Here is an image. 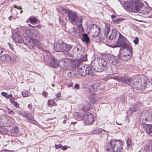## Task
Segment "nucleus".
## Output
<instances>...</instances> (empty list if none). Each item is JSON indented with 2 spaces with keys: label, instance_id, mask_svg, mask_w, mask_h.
I'll use <instances>...</instances> for the list:
<instances>
[{
  "label": "nucleus",
  "instance_id": "13",
  "mask_svg": "<svg viewBox=\"0 0 152 152\" xmlns=\"http://www.w3.org/2000/svg\"><path fill=\"white\" fill-rule=\"evenodd\" d=\"M65 28L69 32L72 33L73 35L75 34L77 32V29L75 27L73 26L72 23L67 25L66 24Z\"/></svg>",
  "mask_w": 152,
  "mask_h": 152
},
{
  "label": "nucleus",
  "instance_id": "37",
  "mask_svg": "<svg viewBox=\"0 0 152 152\" xmlns=\"http://www.w3.org/2000/svg\"><path fill=\"white\" fill-rule=\"evenodd\" d=\"M29 92L27 91H25L22 93V95L23 97H26L29 96L30 94Z\"/></svg>",
  "mask_w": 152,
  "mask_h": 152
},
{
  "label": "nucleus",
  "instance_id": "34",
  "mask_svg": "<svg viewBox=\"0 0 152 152\" xmlns=\"http://www.w3.org/2000/svg\"><path fill=\"white\" fill-rule=\"evenodd\" d=\"M7 130L3 126L0 127V134H5L7 133Z\"/></svg>",
  "mask_w": 152,
  "mask_h": 152
},
{
  "label": "nucleus",
  "instance_id": "62",
  "mask_svg": "<svg viewBox=\"0 0 152 152\" xmlns=\"http://www.w3.org/2000/svg\"><path fill=\"white\" fill-rule=\"evenodd\" d=\"M34 26H35V27L36 28H41V27L39 25H37Z\"/></svg>",
  "mask_w": 152,
  "mask_h": 152
},
{
  "label": "nucleus",
  "instance_id": "2",
  "mask_svg": "<svg viewBox=\"0 0 152 152\" xmlns=\"http://www.w3.org/2000/svg\"><path fill=\"white\" fill-rule=\"evenodd\" d=\"M129 52L130 54L126 53L128 50L126 48L120 49L119 53L118 54L117 57L113 55L110 56L109 58V62L111 63H113V62L116 61L118 60L119 61H127L132 56V50L131 47L128 48Z\"/></svg>",
  "mask_w": 152,
  "mask_h": 152
},
{
  "label": "nucleus",
  "instance_id": "52",
  "mask_svg": "<svg viewBox=\"0 0 152 152\" xmlns=\"http://www.w3.org/2000/svg\"><path fill=\"white\" fill-rule=\"evenodd\" d=\"M8 113L10 114L14 113V112L10 110L9 109H8Z\"/></svg>",
  "mask_w": 152,
  "mask_h": 152
},
{
  "label": "nucleus",
  "instance_id": "43",
  "mask_svg": "<svg viewBox=\"0 0 152 152\" xmlns=\"http://www.w3.org/2000/svg\"><path fill=\"white\" fill-rule=\"evenodd\" d=\"M6 54L2 55L0 56V60L2 61H6Z\"/></svg>",
  "mask_w": 152,
  "mask_h": 152
},
{
  "label": "nucleus",
  "instance_id": "14",
  "mask_svg": "<svg viewBox=\"0 0 152 152\" xmlns=\"http://www.w3.org/2000/svg\"><path fill=\"white\" fill-rule=\"evenodd\" d=\"M106 132V131L103 129L97 128L94 129L90 132V133L93 134H98L100 136L104 134Z\"/></svg>",
  "mask_w": 152,
  "mask_h": 152
},
{
  "label": "nucleus",
  "instance_id": "47",
  "mask_svg": "<svg viewBox=\"0 0 152 152\" xmlns=\"http://www.w3.org/2000/svg\"><path fill=\"white\" fill-rule=\"evenodd\" d=\"M80 59L82 61V63L83 61H86L87 59V57L86 56H84L83 57L81 58H80Z\"/></svg>",
  "mask_w": 152,
  "mask_h": 152
},
{
  "label": "nucleus",
  "instance_id": "6",
  "mask_svg": "<svg viewBox=\"0 0 152 152\" xmlns=\"http://www.w3.org/2000/svg\"><path fill=\"white\" fill-rule=\"evenodd\" d=\"M45 55H46V61L49 63V65L51 67L56 68L59 66V61L58 60L54 57H52L50 53L48 50H46Z\"/></svg>",
  "mask_w": 152,
  "mask_h": 152
},
{
  "label": "nucleus",
  "instance_id": "60",
  "mask_svg": "<svg viewBox=\"0 0 152 152\" xmlns=\"http://www.w3.org/2000/svg\"><path fill=\"white\" fill-rule=\"evenodd\" d=\"M79 86H74V88H75L76 89H78L79 88Z\"/></svg>",
  "mask_w": 152,
  "mask_h": 152
},
{
  "label": "nucleus",
  "instance_id": "63",
  "mask_svg": "<svg viewBox=\"0 0 152 152\" xmlns=\"http://www.w3.org/2000/svg\"><path fill=\"white\" fill-rule=\"evenodd\" d=\"M28 107L29 108L31 109V105L29 104L28 105Z\"/></svg>",
  "mask_w": 152,
  "mask_h": 152
},
{
  "label": "nucleus",
  "instance_id": "31",
  "mask_svg": "<svg viewBox=\"0 0 152 152\" xmlns=\"http://www.w3.org/2000/svg\"><path fill=\"white\" fill-rule=\"evenodd\" d=\"M75 71L74 70H69V72H67V75L69 77H73L76 75Z\"/></svg>",
  "mask_w": 152,
  "mask_h": 152
},
{
  "label": "nucleus",
  "instance_id": "17",
  "mask_svg": "<svg viewBox=\"0 0 152 152\" xmlns=\"http://www.w3.org/2000/svg\"><path fill=\"white\" fill-rule=\"evenodd\" d=\"M141 104L140 102H137L133 104L132 108H130L132 112H134L139 110L140 107H141Z\"/></svg>",
  "mask_w": 152,
  "mask_h": 152
},
{
  "label": "nucleus",
  "instance_id": "21",
  "mask_svg": "<svg viewBox=\"0 0 152 152\" xmlns=\"http://www.w3.org/2000/svg\"><path fill=\"white\" fill-rule=\"evenodd\" d=\"M29 36L31 37V39H34L35 38H39V34L37 31H30L29 33Z\"/></svg>",
  "mask_w": 152,
  "mask_h": 152
},
{
  "label": "nucleus",
  "instance_id": "25",
  "mask_svg": "<svg viewBox=\"0 0 152 152\" xmlns=\"http://www.w3.org/2000/svg\"><path fill=\"white\" fill-rule=\"evenodd\" d=\"M62 64L59 66L60 67L64 70H67L69 68V66L68 63L66 61H61Z\"/></svg>",
  "mask_w": 152,
  "mask_h": 152
},
{
  "label": "nucleus",
  "instance_id": "8",
  "mask_svg": "<svg viewBox=\"0 0 152 152\" xmlns=\"http://www.w3.org/2000/svg\"><path fill=\"white\" fill-rule=\"evenodd\" d=\"M109 29L110 27L107 28L105 29L104 31V35L107 37V39H108L110 40H112L115 39L117 35L116 30L114 29H113L112 30V32L108 35L109 31H110Z\"/></svg>",
  "mask_w": 152,
  "mask_h": 152
},
{
  "label": "nucleus",
  "instance_id": "15",
  "mask_svg": "<svg viewBox=\"0 0 152 152\" xmlns=\"http://www.w3.org/2000/svg\"><path fill=\"white\" fill-rule=\"evenodd\" d=\"M20 32L17 31L13 34L12 39L15 42L19 43L22 42V40L20 35Z\"/></svg>",
  "mask_w": 152,
  "mask_h": 152
},
{
  "label": "nucleus",
  "instance_id": "23",
  "mask_svg": "<svg viewBox=\"0 0 152 152\" xmlns=\"http://www.w3.org/2000/svg\"><path fill=\"white\" fill-rule=\"evenodd\" d=\"M86 68V75H89L91 76H93L94 74L93 73V71L91 68L88 65H86L85 66Z\"/></svg>",
  "mask_w": 152,
  "mask_h": 152
},
{
  "label": "nucleus",
  "instance_id": "12",
  "mask_svg": "<svg viewBox=\"0 0 152 152\" xmlns=\"http://www.w3.org/2000/svg\"><path fill=\"white\" fill-rule=\"evenodd\" d=\"M25 39V40H24V43L32 47L37 45L38 42L37 40L35 39H30L28 38L27 39L26 38Z\"/></svg>",
  "mask_w": 152,
  "mask_h": 152
},
{
  "label": "nucleus",
  "instance_id": "48",
  "mask_svg": "<svg viewBox=\"0 0 152 152\" xmlns=\"http://www.w3.org/2000/svg\"><path fill=\"white\" fill-rule=\"evenodd\" d=\"M62 147V145L61 144L59 145H56L55 147L56 149H58L59 148H61Z\"/></svg>",
  "mask_w": 152,
  "mask_h": 152
},
{
  "label": "nucleus",
  "instance_id": "53",
  "mask_svg": "<svg viewBox=\"0 0 152 152\" xmlns=\"http://www.w3.org/2000/svg\"><path fill=\"white\" fill-rule=\"evenodd\" d=\"M13 6L15 8H16L17 9H19V10H20L22 9V8L21 7H18L16 5H14Z\"/></svg>",
  "mask_w": 152,
  "mask_h": 152
},
{
  "label": "nucleus",
  "instance_id": "7",
  "mask_svg": "<svg viewBox=\"0 0 152 152\" xmlns=\"http://www.w3.org/2000/svg\"><path fill=\"white\" fill-rule=\"evenodd\" d=\"M62 10L66 14L69 20L72 23H75L78 19L77 13L76 12L64 8Z\"/></svg>",
  "mask_w": 152,
  "mask_h": 152
},
{
  "label": "nucleus",
  "instance_id": "51",
  "mask_svg": "<svg viewBox=\"0 0 152 152\" xmlns=\"http://www.w3.org/2000/svg\"><path fill=\"white\" fill-rule=\"evenodd\" d=\"M67 147L66 146H62V147H61V149L64 150H65L67 149Z\"/></svg>",
  "mask_w": 152,
  "mask_h": 152
},
{
  "label": "nucleus",
  "instance_id": "4",
  "mask_svg": "<svg viewBox=\"0 0 152 152\" xmlns=\"http://www.w3.org/2000/svg\"><path fill=\"white\" fill-rule=\"evenodd\" d=\"M91 66L96 72H101L106 69L107 64L104 59L99 58L93 60L91 62Z\"/></svg>",
  "mask_w": 152,
  "mask_h": 152
},
{
  "label": "nucleus",
  "instance_id": "42",
  "mask_svg": "<svg viewBox=\"0 0 152 152\" xmlns=\"http://www.w3.org/2000/svg\"><path fill=\"white\" fill-rule=\"evenodd\" d=\"M52 102H54V101L51 100H49L48 101V105L50 106V107H51L54 105L52 104Z\"/></svg>",
  "mask_w": 152,
  "mask_h": 152
},
{
  "label": "nucleus",
  "instance_id": "58",
  "mask_svg": "<svg viewBox=\"0 0 152 152\" xmlns=\"http://www.w3.org/2000/svg\"><path fill=\"white\" fill-rule=\"evenodd\" d=\"M76 50L77 51V53H80V52H81V50L78 48H76Z\"/></svg>",
  "mask_w": 152,
  "mask_h": 152
},
{
  "label": "nucleus",
  "instance_id": "18",
  "mask_svg": "<svg viewBox=\"0 0 152 152\" xmlns=\"http://www.w3.org/2000/svg\"><path fill=\"white\" fill-rule=\"evenodd\" d=\"M143 127L146 132L148 134L152 133V125L148 124H144L142 125Z\"/></svg>",
  "mask_w": 152,
  "mask_h": 152
},
{
  "label": "nucleus",
  "instance_id": "50",
  "mask_svg": "<svg viewBox=\"0 0 152 152\" xmlns=\"http://www.w3.org/2000/svg\"><path fill=\"white\" fill-rule=\"evenodd\" d=\"M1 94L2 96L6 98L7 95V93L2 92H1Z\"/></svg>",
  "mask_w": 152,
  "mask_h": 152
},
{
  "label": "nucleus",
  "instance_id": "10",
  "mask_svg": "<svg viewBox=\"0 0 152 152\" xmlns=\"http://www.w3.org/2000/svg\"><path fill=\"white\" fill-rule=\"evenodd\" d=\"M83 118L84 121L88 124H92L94 120L93 115L90 113H86L84 115Z\"/></svg>",
  "mask_w": 152,
  "mask_h": 152
},
{
  "label": "nucleus",
  "instance_id": "9",
  "mask_svg": "<svg viewBox=\"0 0 152 152\" xmlns=\"http://www.w3.org/2000/svg\"><path fill=\"white\" fill-rule=\"evenodd\" d=\"M127 40L121 34H119V38L117 42V45L113 46V48L124 46Z\"/></svg>",
  "mask_w": 152,
  "mask_h": 152
},
{
  "label": "nucleus",
  "instance_id": "49",
  "mask_svg": "<svg viewBox=\"0 0 152 152\" xmlns=\"http://www.w3.org/2000/svg\"><path fill=\"white\" fill-rule=\"evenodd\" d=\"M48 93L47 92H43L42 93V95L45 97H46Z\"/></svg>",
  "mask_w": 152,
  "mask_h": 152
},
{
  "label": "nucleus",
  "instance_id": "16",
  "mask_svg": "<svg viewBox=\"0 0 152 152\" xmlns=\"http://www.w3.org/2000/svg\"><path fill=\"white\" fill-rule=\"evenodd\" d=\"M93 28L92 29L93 31L92 36L93 37L95 38L99 35L100 32V28L99 26H97L96 24H93Z\"/></svg>",
  "mask_w": 152,
  "mask_h": 152
},
{
  "label": "nucleus",
  "instance_id": "55",
  "mask_svg": "<svg viewBox=\"0 0 152 152\" xmlns=\"http://www.w3.org/2000/svg\"><path fill=\"white\" fill-rule=\"evenodd\" d=\"M59 21L60 23L61 24L63 22V20L62 19H61L59 17Z\"/></svg>",
  "mask_w": 152,
  "mask_h": 152
},
{
  "label": "nucleus",
  "instance_id": "30",
  "mask_svg": "<svg viewBox=\"0 0 152 152\" xmlns=\"http://www.w3.org/2000/svg\"><path fill=\"white\" fill-rule=\"evenodd\" d=\"M91 105L88 102H87L83 107L82 110L83 111L85 112L88 111L90 108Z\"/></svg>",
  "mask_w": 152,
  "mask_h": 152
},
{
  "label": "nucleus",
  "instance_id": "57",
  "mask_svg": "<svg viewBox=\"0 0 152 152\" xmlns=\"http://www.w3.org/2000/svg\"><path fill=\"white\" fill-rule=\"evenodd\" d=\"M4 49L3 48H1L0 47V55H1L3 52Z\"/></svg>",
  "mask_w": 152,
  "mask_h": 152
},
{
  "label": "nucleus",
  "instance_id": "19",
  "mask_svg": "<svg viewBox=\"0 0 152 152\" xmlns=\"http://www.w3.org/2000/svg\"><path fill=\"white\" fill-rule=\"evenodd\" d=\"M82 63V61L80 59L74 60L72 61V66L73 69L77 68Z\"/></svg>",
  "mask_w": 152,
  "mask_h": 152
},
{
  "label": "nucleus",
  "instance_id": "64",
  "mask_svg": "<svg viewBox=\"0 0 152 152\" xmlns=\"http://www.w3.org/2000/svg\"><path fill=\"white\" fill-rule=\"evenodd\" d=\"M119 20H120V19L119 18H117V19H115V20H114L115 21H119Z\"/></svg>",
  "mask_w": 152,
  "mask_h": 152
},
{
  "label": "nucleus",
  "instance_id": "22",
  "mask_svg": "<svg viewBox=\"0 0 152 152\" xmlns=\"http://www.w3.org/2000/svg\"><path fill=\"white\" fill-rule=\"evenodd\" d=\"M144 148L149 152H152V142L149 141L144 146Z\"/></svg>",
  "mask_w": 152,
  "mask_h": 152
},
{
  "label": "nucleus",
  "instance_id": "54",
  "mask_svg": "<svg viewBox=\"0 0 152 152\" xmlns=\"http://www.w3.org/2000/svg\"><path fill=\"white\" fill-rule=\"evenodd\" d=\"M61 94L60 92H58L56 94V96L57 97H59L61 96Z\"/></svg>",
  "mask_w": 152,
  "mask_h": 152
},
{
  "label": "nucleus",
  "instance_id": "20",
  "mask_svg": "<svg viewBox=\"0 0 152 152\" xmlns=\"http://www.w3.org/2000/svg\"><path fill=\"white\" fill-rule=\"evenodd\" d=\"M81 39L82 41L86 44H88L90 42V38L86 34H83Z\"/></svg>",
  "mask_w": 152,
  "mask_h": 152
},
{
  "label": "nucleus",
  "instance_id": "5",
  "mask_svg": "<svg viewBox=\"0 0 152 152\" xmlns=\"http://www.w3.org/2000/svg\"><path fill=\"white\" fill-rule=\"evenodd\" d=\"M54 49L56 52L68 53L72 48L71 45L63 42V41H58L54 44Z\"/></svg>",
  "mask_w": 152,
  "mask_h": 152
},
{
  "label": "nucleus",
  "instance_id": "3",
  "mask_svg": "<svg viewBox=\"0 0 152 152\" xmlns=\"http://www.w3.org/2000/svg\"><path fill=\"white\" fill-rule=\"evenodd\" d=\"M122 142L118 140H113L106 145L107 152H121L123 150Z\"/></svg>",
  "mask_w": 152,
  "mask_h": 152
},
{
  "label": "nucleus",
  "instance_id": "59",
  "mask_svg": "<svg viewBox=\"0 0 152 152\" xmlns=\"http://www.w3.org/2000/svg\"><path fill=\"white\" fill-rule=\"evenodd\" d=\"M12 96V95L11 94H10L8 95H7V96L6 97L7 98H9L10 97H11Z\"/></svg>",
  "mask_w": 152,
  "mask_h": 152
},
{
  "label": "nucleus",
  "instance_id": "33",
  "mask_svg": "<svg viewBox=\"0 0 152 152\" xmlns=\"http://www.w3.org/2000/svg\"><path fill=\"white\" fill-rule=\"evenodd\" d=\"M118 81L119 82L124 83L125 84H127V83L126 82L127 80V78H126L124 77H118L117 79Z\"/></svg>",
  "mask_w": 152,
  "mask_h": 152
},
{
  "label": "nucleus",
  "instance_id": "45",
  "mask_svg": "<svg viewBox=\"0 0 152 152\" xmlns=\"http://www.w3.org/2000/svg\"><path fill=\"white\" fill-rule=\"evenodd\" d=\"M75 115L78 118V119L79 120H81L83 118V117L81 116L78 113H76L75 114Z\"/></svg>",
  "mask_w": 152,
  "mask_h": 152
},
{
  "label": "nucleus",
  "instance_id": "27",
  "mask_svg": "<svg viewBox=\"0 0 152 152\" xmlns=\"http://www.w3.org/2000/svg\"><path fill=\"white\" fill-rule=\"evenodd\" d=\"M134 80V79H131L130 78H127V80L126 81V82L127 83V84L129 86H134L139 85L137 83H135V82Z\"/></svg>",
  "mask_w": 152,
  "mask_h": 152
},
{
  "label": "nucleus",
  "instance_id": "35",
  "mask_svg": "<svg viewBox=\"0 0 152 152\" xmlns=\"http://www.w3.org/2000/svg\"><path fill=\"white\" fill-rule=\"evenodd\" d=\"M29 20H30V22L31 23H33L38 22V19L35 17H30L29 18Z\"/></svg>",
  "mask_w": 152,
  "mask_h": 152
},
{
  "label": "nucleus",
  "instance_id": "44",
  "mask_svg": "<svg viewBox=\"0 0 152 152\" xmlns=\"http://www.w3.org/2000/svg\"><path fill=\"white\" fill-rule=\"evenodd\" d=\"M6 61H9L11 60V57L9 55L6 54Z\"/></svg>",
  "mask_w": 152,
  "mask_h": 152
},
{
  "label": "nucleus",
  "instance_id": "61",
  "mask_svg": "<svg viewBox=\"0 0 152 152\" xmlns=\"http://www.w3.org/2000/svg\"><path fill=\"white\" fill-rule=\"evenodd\" d=\"M115 17V16L114 15H111V18H112L113 19Z\"/></svg>",
  "mask_w": 152,
  "mask_h": 152
},
{
  "label": "nucleus",
  "instance_id": "36",
  "mask_svg": "<svg viewBox=\"0 0 152 152\" xmlns=\"http://www.w3.org/2000/svg\"><path fill=\"white\" fill-rule=\"evenodd\" d=\"M10 102L16 107H19L18 104L17 102L14 101L12 99H10Z\"/></svg>",
  "mask_w": 152,
  "mask_h": 152
},
{
  "label": "nucleus",
  "instance_id": "24",
  "mask_svg": "<svg viewBox=\"0 0 152 152\" xmlns=\"http://www.w3.org/2000/svg\"><path fill=\"white\" fill-rule=\"evenodd\" d=\"M86 68L85 66H83L80 68H79L78 70V72L79 75L82 76H85L86 75Z\"/></svg>",
  "mask_w": 152,
  "mask_h": 152
},
{
  "label": "nucleus",
  "instance_id": "11",
  "mask_svg": "<svg viewBox=\"0 0 152 152\" xmlns=\"http://www.w3.org/2000/svg\"><path fill=\"white\" fill-rule=\"evenodd\" d=\"M20 114L26 117L28 119L29 122L35 125L37 124V122L34 119L30 113L27 112L23 111L20 113Z\"/></svg>",
  "mask_w": 152,
  "mask_h": 152
},
{
  "label": "nucleus",
  "instance_id": "46",
  "mask_svg": "<svg viewBox=\"0 0 152 152\" xmlns=\"http://www.w3.org/2000/svg\"><path fill=\"white\" fill-rule=\"evenodd\" d=\"M133 42L135 44H137L138 43L139 39L137 37H136L135 39L133 40Z\"/></svg>",
  "mask_w": 152,
  "mask_h": 152
},
{
  "label": "nucleus",
  "instance_id": "26",
  "mask_svg": "<svg viewBox=\"0 0 152 152\" xmlns=\"http://www.w3.org/2000/svg\"><path fill=\"white\" fill-rule=\"evenodd\" d=\"M89 87H87L88 89L89 92L91 93L92 94L94 95L96 91H97L98 86H89Z\"/></svg>",
  "mask_w": 152,
  "mask_h": 152
},
{
  "label": "nucleus",
  "instance_id": "38",
  "mask_svg": "<svg viewBox=\"0 0 152 152\" xmlns=\"http://www.w3.org/2000/svg\"><path fill=\"white\" fill-rule=\"evenodd\" d=\"M137 90L141 91L146 88V86H135Z\"/></svg>",
  "mask_w": 152,
  "mask_h": 152
},
{
  "label": "nucleus",
  "instance_id": "56",
  "mask_svg": "<svg viewBox=\"0 0 152 152\" xmlns=\"http://www.w3.org/2000/svg\"><path fill=\"white\" fill-rule=\"evenodd\" d=\"M1 152H10V151L7 149H4L2 150Z\"/></svg>",
  "mask_w": 152,
  "mask_h": 152
},
{
  "label": "nucleus",
  "instance_id": "41",
  "mask_svg": "<svg viewBox=\"0 0 152 152\" xmlns=\"http://www.w3.org/2000/svg\"><path fill=\"white\" fill-rule=\"evenodd\" d=\"M126 144L127 146L130 147L132 145V143L131 140L128 138L126 141Z\"/></svg>",
  "mask_w": 152,
  "mask_h": 152
},
{
  "label": "nucleus",
  "instance_id": "32",
  "mask_svg": "<svg viewBox=\"0 0 152 152\" xmlns=\"http://www.w3.org/2000/svg\"><path fill=\"white\" fill-rule=\"evenodd\" d=\"M90 102L92 104H97L98 101L97 98L94 95L90 99Z\"/></svg>",
  "mask_w": 152,
  "mask_h": 152
},
{
  "label": "nucleus",
  "instance_id": "1",
  "mask_svg": "<svg viewBox=\"0 0 152 152\" xmlns=\"http://www.w3.org/2000/svg\"><path fill=\"white\" fill-rule=\"evenodd\" d=\"M123 6L127 11L138 12V15L141 16L143 15L149 16L152 15V10H149L146 8L143 3L140 0L127 1L125 2Z\"/></svg>",
  "mask_w": 152,
  "mask_h": 152
},
{
  "label": "nucleus",
  "instance_id": "29",
  "mask_svg": "<svg viewBox=\"0 0 152 152\" xmlns=\"http://www.w3.org/2000/svg\"><path fill=\"white\" fill-rule=\"evenodd\" d=\"M19 129L16 127H14L11 130V132L12 134L14 136H15L19 132Z\"/></svg>",
  "mask_w": 152,
  "mask_h": 152
},
{
  "label": "nucleus",
  "instance_id": "40",
  "mask_svg": "<svg viewBox=\"0 0 152 152\" xmlns=\"http://www.w3.org/2000/svg\"><path fill=\"white\" fill-rule=\"evenodd\" d=\"M134 80L135 82V83H137V84H138V83L139 82L140 79L138 77H133Z\"/></svg>",
  "mask_w": 152,
  "mask_h": 152
},
{
  "label": "nucleus",
  "instance_id": "39",
  "mask_svg": "<svg viewBox=\"0 0 152 152\" xmlns=\"http://www.w3.org/2000/svg\"><path fill=\"white\" fill-rule=\"evenodd\" d=\"M82 19H80L79 20H77L76 21L77 24L78 25L80 28L82 27Z\"/></svg>",
  "mask_w": 152,
  "mask_h": 152
},
{
  "label": "nucleus",
  "instance_id": "28",
  "mask_svg": "<svg viewBox=\"0 0 152 152\" xmlns=\"http://www.w3.org/2000/svg\"><path fill=\"white\" fill-rule=\"evenodd\" d=\"M5 121L4 122V124L6 125V126H10L11 123V121L10 119L7 116H5L4 117Z\"/></svg>",
  "mask_w": 152,
  "mask_h": 152
}]
</instances>
